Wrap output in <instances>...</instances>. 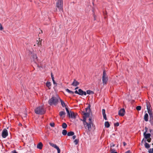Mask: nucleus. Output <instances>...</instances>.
Masks as SVG:
<instances>
[{
    "label": "nucleus",
    "instance_id": "nucleus-1",
    "mask_svg": "<svg viewBox=\"0 0 153 153\" xmlns=\"http://www.w3.org/2000/svg\"><path fill=\"white\" fill-rule=\"evenodd\" d=\"M59 98H60L59 97H56L54 96H52V97L48 100L49 104L51 106L53 105H56L58 103Z\"/></svg>",
    "mask_w": 153,
    "mask_h": 153
},
{
    "label": "nucleus",
    "instance_id": "nucleus-2",
    "mask_svg": "<svg viewBox=\"0 0 153 153\" xmlns=\"http://www.w3.org/2000/svg\"><path fill=\"white\" fill-rule=\"evenodd\" d=\"M35 112L37 114L42 115L45 113V111L42 107L39 106L35 108Z\"/></svg>",
    "mask_w": 153,
    "mask_h": 153
},
{
    "label": "nucleus",
    "instance_id": "nucleus-3",
    "mask_svg": "<svg viewBox=\"0 0 153 153\" xmlns=\"http://www.w3.org/2000/svg\"><path fill=\"white\" fill-rule=\"evenodd\" d=\"M146 103L148 112L149 115V118H153V114L152 110H151V106L150 103L148 100L146 101Z\"/></svg>",
    "mask_w": 153,
    "mask_h": 153
},
{
    "label": "nucleus",
    "instance_id": "nucleus-4",
    "mask_svg": "<svg viewBox=\"0 0 153 153\" xmlns=\"http://www.w3.org/2000/svg\"><path fill=\"white\" fill-rule=\"evenodd\" d=\"M108 80V78L105 70L103 71L102 81L103 85H106Z\"/></svg>",
    "mask_w": 153,
    "mask_h": 153
},
{
    "label": "nucleus",
    "instance_id": "nucleus-5",
    "mask_svg": "<svg viewBox=\"0 0 153 153\" xmlns=\"http://www.w3.org/2000/svg\"><path fill=\"white\" fill-rule=\"evenodd\" d=\"M63 2L62 0H58L56 3V7L60 11L63 10Z\"/></svg>",
    "mask_w": 153,
    "mask_h": 153
},
{
    "label": "nucleus",
    "instance_id": "nucleus-6",
    "mask_svg": "<svg viewBox=\"0 0 153 153\" xmlns=\"http://www.w3.org/2000/svg\"><path fill=\"white\" fill-rule=\"evenodd\" d=\"M30 54H31V56L32 57L33 61L36 63V62L38 61V58L36 55L32 52H30Z\"/></svg>",
    "mask_w": 153,
    "mask_h": 153
},
{
    "label": "nucleus",
    "instance_id": "nucleus-7",
    "mask_svg": "<svg viewBox=\"0 0 153 153\" xmlns=\"http://www.w3.org/2000/svg\"><path fill=\"white\" fill-rule=\"evenodd\" d=\"M8 133L7 130L6 129H4L1 133L2 137L3 138H5L8 135Z\"/></svg>",
    "mask_w": 153,
    "mask_h": 153
},
{
    "label": "nucleus",
    "instance_id": "nucleus-8",
    "mask_svg": "<svg viewBox=\"0 0 153 153\" xmlns=\"http://www.w3.org/2000/svg\"><path fill=\"white\" fill-rule=\"evenodd\" d=\"M49 144L52 147H54L57 150V153H60V150L58 146L56 144H54L51 143H49Z\"/></svg>",
    "mask_w": 153,
    "mask_h": 153
},
{
    "label": "nucleus",
    "instance_id": "nucleus-9",
    "mask_svg": "<svg viewBox=\"0 0 153 153\" xmlns=\"http://www.w3.org/2000/svg\"><path fill=\"white\" fill-rule=\"evenodd\" d=\"M49 144L52 147H54L57 150V153H60V150L58 146L56 144H54L51 143H49Z\"/></svg>",
    "mask_w": 153,
    "mask_h": 153
},
{
    "label": "nucleus",
    "instance_id": "nucleus-10",
    "mask_svg": "<svg viewBox=\"0 0 153 153\" xmlns=\"http://www.w3.org/2000/svg\"><path fill=\"white\" fill-rule=\"evenodd\" d=\"M70 113L71 114L69 117L72 119H75L76 118V116L78 115L77 113H75L74 112L71 111H70Z\"/></svg>",
    "mask_w": 153,
    "mask_h": 153
},
{
    "label": "nucleus",
    "instance_id": "nucleus-11",
    "mask_svg": "<svg viewBox=\"0 0 153 153\" xmlns=\"http://www.w3.org/2000/svg\"><path fill=\"white\" fill-rule=\"evenodd\" d=\"M125 110L124 108L121 109L118 112V115L123 117L124 116L125 113Z\"/></svg>",
    "mask_w": 153,
    "mask_h": 153
},
{
    "label": "nucleus",
    "instance_id": "nucleus-12",
    "mask_svg": "<svg viewBox=\"0 0 153 153\" xmlns=\"http://www.w3.org/2000/svg\"><path fill=\"white\" fill-rule=\"evenodd\" d=\"M92 124V123H91V122L87 123H86V125L84 126L86 128L87 127L88 130L89 131H90L91 129V125Z\"/></svg>",
    "mask_w": 153,
    "mask_h": 153
},
{
    "label": "nucleus",
    "instance_id": "nucleus-13",
    "mask_svg": "<svg viewBox=\"0 0 153 153\" xmlns=\"http://www.w3.org/2000/svg\"><path fill=\"white\" fill-rule=\"evenodd\" d=\"M79 91V95H80L82 96L83 95H86V93L85 91H84L82 90L81 89H79L78 90Z\"/></svg>",
    "mask_w": 153,
    "mask_h": 153
},
{
    "label": "nucleus",
    "instance_id": "nucleus-14",
    "mask_svg": "<svg viewBox=\"0 0 153 153\" xmlns=\"http://www.w3.org/2000/svg\"><path fill=\"white\" fill-rule=\"evenodd\" d=\"M143 135L146 139H148L149 138H150V137L151 136L150 134V133H146L145 132H144L143 134Z\"/></svg>",
    "mask_w": 153,
    "mask_h": 153
},
{
    "label": "nucleus",
    "instance_id": "nucleus-15",
    "mask_svg": "<svg viewBox=\"0 0 153 153\" xmlns=\"http://www.w3.org/2000/svg\"><path fill=\"white\" fill-rule=\"evenodd\" d=\"M66 113L65 111H61L59 112V115L60 117L63 118L65 116Z\"/></svg>",
    "mask_w": 153,
    "mask_h": 153
},
{
    "label": "nucleus",
    "instance_id": "nucleus-16",
    "mask_svg": "<svg viewBox=\"0 0 153 153\" xmlns=\"http://www.w3.org/2000/svg\"><path fill=\"white\" fill-rule=\"evenodd\" d=\"M79 82L77 81L76 79H74L73 82L71 84V85L74 86H76L79 85Z\"/></svg>",
    "mask_w": 153,
    "mask_h": 153
},
{
    "label": "nucleus",
    "instance_id": "nucleus-17",
    "mask_svg": "<svg viewBox=\"0 0 153 153\" xmlns=\"http://www.w3.org/2000/svg\"><path fill=\"white\" fill-rule=\"evenodd\" d=\"M102 112L104 119L105 120H107V119L106 117L105 109H103L102 110Z\"/></svg>",
    "mask_w": 153,
    "mask_h": 153
},
{
    "label": "nucleus",
    "instance_id": "nucleus-18",
    "mask_svg": "<svg viewBox=\"0 0 153 153\" xmlns=\"http://www.w3.org/2000/svg\"><path fill=\"white\" fill-rule=\"evenodd\" d=\"M144 120L146 122L148 121L149 115L147 113H146L145 114L144 117Z\"/></svg>",
    "mask_w": 153,
    "mask_h": 153
},
{
    "label": "nucleus",
    "instance_id": "nucleus-19",
    "mask_svg": "<svg viewBox=\"0 0 153 153\" xmlns=\"http://www.w3.org/2000/svg\"><path fill=\"white\" fill-rule=\"evenodd\" d=\"M42 143L41 142H40L37 145V148L40 149H42Z\"/></svg>",
    "mask_w": 153,
    "mask_h": 153
},
{
    "label": "nucleus",
    "instance_id": "nucleus-20",
    "mask_svg": "<svg viewBox=\"0 0 153 153\" xmlns=\"http://www.w3.org/2000/svg\"><path fill=\"white\" fill-rule=\"evenodd\" d=\"M86 117H83V119H80V120L82 121L83 122V124L84 126L86 125L87 122H86Z\"/></svg>",
    "mask_w": 153,
    "mask_h": 153
},
{
    "label": "nucleus",
    "instance_id": "nucleus-21",
    "mask_svg": "<svg viewBox=\"0 0 153 153\" xmlns=\"http://www.w3.org/2000/svg\"><path fill=\"white\" fill-rule=\"evenodd\" d=\"M61 102V104L62 105V107H65V108L66 107V105H65V103L60 98L59 99Z\"/></svg>",
    "mask_w": 153,
    "mask_h": 153
},
{
    "label": "nucleus",
    "instance_id": "nucleus-22",
    "mask_svg": "<svg viewBox=\"0 0 153 153\" xmlns=\"http://www.w3.org/2000/svg\"><path fill=\"white\" fill-rule=\"evenodd\" d=\"M65 108L67 112V116L69 117L70 116V115L71 114L70 111L69 110L68 108L67 107H66Z\"/></svg>",
    "mask_w": 153,
    "mask_h": 153
},
{
    "label": "nucleus",
    "instance_id": "nucleus-23",
    "mask_svg": "<svg viewBox=\"0 0 153 153\" xmlns=\"http://www.w3.org/2000/svg\"><path fill=\"white\" fill-rule=\"evenodd\" d=\"M144 141L145 142V147L147 149L149 148L150 147V145L147 143L146 142V140H145Z\"/></svg>",
    "mask_w": 153,
    "mask_h": 153
},
{
    "label": "nucleus",
    "instance_id": "nucleus-24",
    "mask_svg": "<svg viewBox=\"0 0 153 153\" xmlns=\"http://www.w3.org/2000/svg\"><path fill=\"white\" fill-rule=\"evenodd\" d=\"M105 127L107 128H109L110 126V124L108 121H106L105 123Z\"/></svg>",
    "mask_w": 153,
    "mask_h": 153
},
{
    "label": "nucleus",
    "instance_id": "nucleus-25",
    "mask_svg": "<svg viewBox=\"0 0 153 153\" xmlns=\"http://www.w3.org/2000/svg\"><path fill=\"white\" fill-rule=\"evenodd\" d=\"M74 132L72 131H71L69 132H68L67 133V135L68 136H72L74 135Z\"/></svg>",
    "mask_w": 153,
    "mask_h": 153
},
{
    "label": "nucleus",
    "instance_id": "nucleus-26",
    "mask_svg": "<svg viewBox=\"0 0 153 153\" xmlns=\"http://www.w3.org/2000/svg\"><path fill=\"white\" fill-rule=\"evenodd\" d=\"M88 109V112H91V105L90 104H89L87 108H85L86 111H87Z\"/></svg>",
    "mask_w": 153,
    "mask_h": 153
},
{
    "label": "nucleus",
    "instance_id": "nucleus-27",
    "mask_svg": "<svg viewBox=\"0 0 153 153\" xmlns=\"http://www.w3.org/2000/svg\"><path fill=\"white\" fill-rule=\"evenodd\" d=\"M90 112H84V115H85L84 117H88L90 114Z\"/></svg>",
    "mask_w": 153,
    "mask_h": 153
},
{
    "label": "nucleus",
    "instance_id": "nucleus-28",
    "mask_svg": "<svg viewBox=\"0 0 153 153\" xmlns=\"http://www.w3.org/2000/svg\"><path fill=\"white\" fill-rule=\"evenodd\" d=\"M62 133L63 135H66L67 134V132L66 130L63 129L62 132Z\"/></svg>",
    "mask_w": 153,
    "mask_h": 153
},
{
    "label": "nucleus",
    "instance_id": "nucleus-29",
    "mask_svg": "<svg viewBox=\"0 0 153 153\" xmlns=\"http://www.w3.org/2000/svg\"><path fill=\"white\" fill-rule=\"evenodd\" d=\"M86 94H94V92L93 91L90 90H88L86 91Z\"/></svg>",
    "mask_w": 153,
    "mask_h": 153
},
{
    "label": "nucleus",
    "instance_id": "nucleus-30",
    "mask_svg": "<svg viewBox=\"0 0 153 153\" xmlns=\"http://www.w3.org/2000/svg\"><path fill=\"white\" fill-rule=\"evenodd\" d=\"M46 86L48 87L49 89H50V87L51 86V82H47L46 83Z\"/></svg>",
    "mask_w": 153,
    "mask_h": 153
},
{
    "label": "nucleus",
    "instance_id": "nucleus-31",
    "mask_svg": "<svg viewBox=\"0 0 153 153\" xmlns=\"http://www.w3.org/2000/svg\"><path fill=\"white\" fill-rule=\"evenodd\" d=\"M65 91L69 94H74V92L71 91L70 90L68 89L67 88L65 89Z\"/></svg>",
    "mask_w": 153,
    "mask_h": 153
},
{
    "label": "nucleus",
    "instance_id": "nucleus-32",
    "mask_svg": "<svg viewBox=\"0 0 153 153\" xmlns=\"http://www.w3.org/2000/svg\"><path fill=\"white\" fill-rule=\"evenodd\" d=\"M67 127V125L65 123H63L62 125V127L63 128L65 129Z\"/></svg>",
    "mask_w": 153,
    "mask_h": 153
},
{
    "label": "nucleus",
    "instance_id": "nucleus-33",
    "mask_svg": "<svg viewBox=\"0 0 153 153\" xmlns=\"http://www.w3.org/2000/svg\"><path fill=\"white\" fill-rule=\"evenodd\" d=\"M74 143H75V145H77V144H78L79 142V140L77 139H75L74 141Z\"/></svg>",
    "mask_w": 153,
    "mask_h": 153
},
{
    "label": "nucleus",
    "instance_id": "nucleus-34",
    "mask_svg": "<svg viewBox=\"0 0 153 153\" xmlns=\"http://www.w3.org/2000/svg\"><path fill=\"white\" fill-rule=\"evenodd\" d=\"M149 121L152 126H153V117L149 118Z\"/></svg>",
    "mask_w": 153,
    "mask_h": 153
},
{
    "label": "nucleus",
    "instance_id": "nucleus-35",
    "mask_svg": "<svg viewBox=\"0 0 153 153\" xmlns=\"http://www.w3.org/2000/svg\"><path fill=\"white\" fill-rule=\"evenodd\" d=\"M141 109V107L140 106L138 105L136 107V109L137 111H140Z\"/></svg>",
    "mask_w": 153,
    "mask_h": 153
},
{
    "label": "nucleus",
    "instance_id": "nucleus-36",
    "mask_svg": "<svg viewBox=\"0 0 153 153\" xmlns=\"http://www.w3.org/2000/svg\"><path fill=\"white\" fill-rule=\"evenodd\" d=\"M149 153H153V148L152 149H150L148 151Z\"/></svg>",
    "mask_w": 153,
    "mask_h": 153
},
{
    "label": "nucleus",
    "instance_id": "nucleus-37",
    "mask_svg": "<svg viewBox=\"0 0 153 153\" xmlns=\"http://www.w3.org/2000/svg\"><path fill=\"white\" fill-rule=\"evenodd\" d=\"M50 126L52 127H54L55 126V123H51L50 124Z\"/></svg>",
    "mask_w": 153,
    "mask_h": 153
},
{
    "label": "nucleus",
    "instance_id": "nucleus-38",
    "mask_svg": "<svg viewBox=\"0 0 153 153\" xmlns=\"http://www.w3.org/2000/svg\"><path fill=\"white\" fill-rule=\"evenodd\" d=\"M119 125V123L118 122L116 123H114V126H118Z\"/></svg>",
    "mask_w": 153,
    "mask_h": 153
},
{
    "label": "nucleus",
    "instance_id": "nucleus-39",
    "mask_svg": "<svg viewBox=\"0 0 153 153\" xmlns=\"http://www.w3.org/2000/svg\"><path fill=\"white\" fill-rule=\"evenodd\" d=\"M51 76L52 80H53L54 79V77L53 76V73L52 72L51 73Z\"/></svg>",
    "mask_w": 153,
    "mask_h": 153
},
{
    "label": "nucleus",
    "instance_id": "nucleus-40",
    "mask_svg": "<svg viewBox=\"0 0 153 153\" xmlns=\"http://www.w3.org/2000/svg\"><path fill=\"white\" fill-rule=\"evenodd\" d=\"M147 139V141L149 142L150 143L151 142V139L150 138H149L148 139Z\"/></svg>",
    "mask_w": 153,
    "mask_h": 153
},
{
    "label": "nucleus",
    "instance_id": "nucleus-41",
    "mask_svg": "<svg viewBox=\"0 0 153 153\" xmlns=\"http://www.w3.org/2000/svg\"><path fill=\"white\" fill-rule=\"evenodd\" d=\"M148 129V128L146 127H145V129H144L145 131L144 132H145L146 133V132H147V131Z\"/></svg>",
    "mask_w": 153,
    "mask_h": 153
},
{
    "label": "nucleus",
    "instance_id": "nucleus-42",
    "mask_svg": "<svg viewBox=\"0 0 153 153\" xmlns=\"http://www.w3.org/2000/svg\"><path fill=\"white\" fill-rule=\"evenodd\" d=\"M91 120H92L91 117H90L89 118V122H91V123L92 124V122L91 121Z\"/></svg>",
    "mask_w": 153,
    "mask_h": 153
},
{
    "label": "nucleus",
    "instance_id": "nucleus-43",
    "mask_svg": "<svg viewBox=\"0 0 153 153\" xmlns=\"http://www.w3.org/2000/svg\"><path fill=\"white\" fill-rule=\"evenodd\" d=\"M3 27L1 25V24H0V30H2L3 29Z\"/></svg>",
    "mask_w": 153,
    "mask_h": 153
},
{
    "label": "nucleus",
    "instance_id": "nucleus-44",
    "mask_svg": "<svg viewBox=\"0 0 153 153\" xmlns=\"http://www.w3.org/2000/svg\"><path fill=\"white\" fill-rule=\"evenodd\" d=\"M74 93H75L76 94H77L79 95V91H78L77 90H76L74 91Z\"/></svg>",
    "mask_w": 153,
    "mask_h": 153
},
{
    "label": "nucleus",
    "instance_id": "nucleus-45",
    "mask_svg": "<svg viewBox=\"0 0 153 153\" xmlns=\"http://www.w3.org/2000/svg\"><path fill=\"white\" fill-rule=\"evenodd\" d=\"M52 81H53V83L54 85L55 84H56V85H57V84L56 83V82L54 80V79L53 80H52Z\"/></svg>",
    "mask_w": 153,
    "mask_h": 153
},
{
    "label": "nucleus",
    "instance_id": "nucleus-46",
    "mask_svg": "<svg viewBox=\"0 0 153 153\" xmlns=\"http://www.w3.org/2000/svg\"><path fill=\"white\" fill-rule=\"evenodd\" d=\"M12 153H17L16 150H14L11 152Z\"/></svg>",
    "mask_w": 153,
    "mask_h": 153
},
{
    "label": "nucleus",
    "instance_id": "nucleus-47",
    "mask_svg": "<svg viewBox=\"0 0 153 153\" xmlns=\"http://www.w3.org/2000/svg\"><path fill=\"white\" fill-rule=\"evenodd\" d=\"M39 46V45H41V42H40L39 41L38 42V44H37Z\"/></svg>",
    "mask_w": 153,
    "mask_h": 153
},
{
    "label": "nucleus",
    "instance_id": "nucleus-48",
    "mask_svg": "<svg viewBox=\"0 0 153 153\" xmlns=\"http://www.w3.org/2000/svg\"><path fill=\"white\" fill-rule=\"evenodd\" d=\"M126 153H132L131 152V151L129 150H128V151H127V152H126Z\"/></svg>",
    "mask_w": 153,
    "mask_h": 153
},
{
    "label": "nucleus",
    "instance_id": "nucleus-49",
    "mask_svg": "<svg viewBox=\"0 0 153 153\" xmlns=\"http://www.w3.org/2000/svg\"><path fill=\"white\" fill-rule=\"evenodd\" d=\"M73 137H72V138L73 139H75L76 137V136L75 135H73Z\"/></svg>",
    "mask_w": 153,
    "mask_h": 153
},
{
    "label": "nucleus",
    "instance_id": "nucleus-50",
    "mask_svg": "<svg viewBox=\"0 0 153 153\" xmlns=\"http://www.w3.org/2000/svg\"><path fill=\"white\" fill-rule=\"evenodd\" d=\"M123 145L124 146H125L126 145V143L125 142H123Z\"/></svg>",
    "mask_w": 153,
    "mask_h": 153
},
{
    "label": "nucleus",
    "instance_id": "nucleus-51",
    "mask_svg": "<svg viewBox=\"0 0 153 153\" xmlns=\"http://www.w3.org/2000/svg\"><path fill=\"white\" fill-rule=\"evenodd\" d=\"M115 146L114 144L112 143V145H111V147H114Z\"/></svg>",
    "mask_w": 153,
    "mask_h": 153
},
{
    "label": "nucleus",
    "instance_id": "nucleus-52",
    "mask_svg": "<svg viewBox=\"0 0 153 153\" xmlns=\"http://www.w3.org/2000/svg\"><path fill=\"white\" fill-rule=\"evenodd\" d=\"M78 87H76L75 88V90H76L77 89H78Z\"/></svg>",
    "mask_w": 153,
    "mask_h": 153
},
{
    "label": "nucleus",
    "instance_id": "nucleus-53",
    "mask_svg": "<svg viewBox=\"0 0 153 153\" xmlns=\"http://www.w3.org/2000/svg\"><path fill=\"white\" fill-rule=\"evenodd\" d=\"M152 131V130L151 129H149V132L150 133H151Z\"/></svg>",
    "mask_w": 153,
    "mask_h": 153
},
{
    "label": "nucleus",
    "instance_id": "nucleus-54",
    "mask_svg": "<svg viewBox=\"0 0 153 153\" xmlns=\"http://www.w3.org/2000/svg\"><path fill=\"white\" fill-rule=\"evenodd\" d=\"M84 112H85L84 111H82V113L83 114H84Z\"/></svg>",
    "mask_w": 153,
    "mask_h": 153
},
{
    "label": "nucleus",
    "instance_id": "nucleus-55",
    "mask_svg": "<svg viewBox=\"0 0 153 153\" xmlns=\"http://www.w3.org/2000/svg\"><path fill=\"white\" fill-rule=\"evenodd\" d=\"M143 140H144V139H143L142 140V141H141V142H142V143H143Z\"/></svg>",
    "mask_w": 153,
    "mask_h": 153
},
{
    "label": "nucleus",
    "instance_id": "nucleus-56",
    "mask_svg": "<svg viewBox=\"0 0 153 153\" xmlns=\"http://www.w3.org/2000/svg\"><path fill=\"white\" fill-rule=\"evenodd\" d=\"M94 20H95V18L94 17Z\"/></svg>",
    "mask_w": 153,
    "mask_h": 153
},
{
    "label": "nucleus",
    "instance_id": "nucleus-57",
    "mask_svg": "<svg viewBox=\"0 0 153 153\" xmlns=\"http://www.w3.org/2000/svg\"><path fill=\"white\" fill-rule=\"evenodd\" d=\"M152 145H153V143L152 144Z\"/></svg>",
    "mask_w": 153,
    "mask_h": 153
}]
</instances>
